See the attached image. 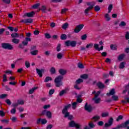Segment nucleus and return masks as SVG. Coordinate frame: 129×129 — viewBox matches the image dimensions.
Instances as JSON below:
<instances>
[{
    "label": "nucleus",
    "instance_id": "nucleus-24",
    "mask_svg": "<svg viewBox=\"0 0 129 129\" xmlns=\"http://www.w3.org/2000/svg\"><path fill=\"white\" fill-rule=\"evenodd\" d=\"M110 48L111 50H113V51H115L116 50H117V46H116V45H113V44H111L110 46Z\"/></svg>",
    "mask_w": 129,
    "mask_h": 129
},
{
    "label": "nucleus",
    "instance_id": "nucleus-2",
    "mask_svg": "<svg viewBox=\"0 0 129 129\" xmlns=\"http://www.w3.org/2000/svg\"><path fill=\"white\" fill-rule=\"evenodd\" d=\"M71 107V104H69L64 106L63 109L62 110V114H64V117H68L70 115V113L68 112V109Z\"/></svg>",
    "mask_w": 129,
    "mask_h": 129
},
{
    "label": "nucleus",
    "instance_id": "nucleus-59",
    "mask_svg": "<svg viewBox=\"0 0 129 129\" xmlns=\"http://www.w3.org/2000/svg\"><path fill=\"white\" fill-rule=\"evenodd\" d=\"M92 47H93V43H90L86 45V48H87V49H88V48H92Z\"/></svg>",
    "mask_w": 129,
    "mask_h": 129
},
{
    "label": "nucleus",
    "instance_id": "nucleus-11",
    "mask_svg": "<svg viewBox=\"0 0 129 129\" xmlns=\"http://www.w3.org/2000/svg\"><path fill=\"white\" fill-rule=\"evenodd\" d=\"M33 19L29 18L25 20H22L21 23H24V24H32L33 23Z\"/></svg>",
    "mask_w": 129,
    "mask_h": 129
},
{
    "label": "nucleus",
    "instance_id": "nucleus-17",
    "mask_svg": "<svg viewBox=\"0 0 129 129\" xmlns=\"http://www.w3.org/2000/svg\"><path fill=\"white\" fill-rule=\"evenodd\" d=\"M38 88H39V87H35L32 88L31 89L29 90V94H33V93H34V92H35V90H37V89H38Z\"/></svg>",
    "mask_w": 129,
    "mask_h": 129
},
{
    "label": "nucleus",
    "instance_id": "nucleus-27",
    "mask_svg": "<svg viewBox=\"0 0 129 129\" xmlns=\"http://www.w3.org/2000/svg\"><path fill=\"white\" fill-rule=\"evenodd\" d=\"M109 115L108 112H102L101 114L102 117H107Z\"/></svg>",
    "mask_w": 129,
    "mask_h": 129
},
{
    "label": "nucleus",
    "instance_id": "nucleus-25",
    "mask_svg": "<svg viewBox=\"0 0 129 129\" xmlns=\"http://www.w3.org/2000/svg\"><path fill=\"white\" fill-rule=\"evenodd\" d=\"M67 39V35L66 34H62L60 35V39L62 40L63 41L66 40Z\"/></svg>",
    "mask_w": 129,
    "mask_h": 129
},
{
    "label": "nucleus",
    "instance_id": "nucleus-57",
    "mask_svg": "<svg viewBox=\"0 0 129 129\" xmlns=\"http://www.w3.org/2000/svg\"><path fill=\"white\" fill-rule=\"evenodd\" d=\"M45 36L46 39H51V35L48 33H45Z\"/></svg>",
    "mask_w": 129,
    "mask_h": 129
},
{
    "label": "nucleus",
    "instance_id": "nucleus-19",
    "mask_svg": "<svg viewBox=\"0 0 129 129\" xmlns=\"http://www.w3.org/2000/svg\"><path fill=\"white\" fill-rule=\"evenodd\" d=\"M80 78L86 80V79H88V75L86 74L81 75L80 76Z\"/></svg>",
    "mask_w": 129,
    "mask_h": 129
},
{
    "label": "nucleus",
    "instance_id": "nucleus-31",
    "mask_svg": "<svg viewBox=\"0 0 129 129\" xmlns=\"http://www.w3.org/2000/svg\"><path fill=\"white\" fill-rule=\"evenodd\" d=\"M88 126L90 128H94L95 127V125L92 122H89Z\"/></svg>",
    "mask_w": 129,
    "mask_h": 129
},
{
    "label": "nucleus",
    "instance_id": "nucleus-37",
    "mask_svg": "<svg viewBox=\"0 0 129 129\" xmlns=\"http://www.w3.org/2000/svg\"><path fill=\"white\" fill-rule=\"evenodd\" d=\"M68 23H66L62 25V28L64 30H66L68 28Z\"/></svg>",
    "mask_w": 129,
    "mask_h": 129
},
{
    "label": "nucleus",
    "instance_id": "nucleus-10",
    "mask_svg": "<svg viewBox=\"0 0 129 129\" xmlns=\"http://www.w3.org/2000/svg\"><path fill=\"white\" fill-rule=\"evenodd\" d=\"M95 5L94 4H92L89 7L85 10L84 13L85 15H88V12L90 11V10H92L93 9V7H94Z\"/></svg>",
    "mask_w": 129,
    "mask_h": 129
},
{
    "label": "nucleus",
    "instance_id": "nucleus-35",
    "mask_svg": "<svg viewBox=\"0 0 129 129\" xmlns=\"http://www.w3.org/2000/svg\"><path fill=\"white\" fill-rule=\"evenodd\" d=\"M81 39V40H82V41H85V40H86V39H87V35L84 34L83 35H82Z\"/></svg>",
    "mask_w": 129,
    "mask_h": 129
},
{
    "label": "nucleus",
    "instance_id": "nucleus-40",
    "mask_svg": "<svg viewBox=\"0 0 129 129\" xmlns=\"http://www.w3.org/2000/svg\"><path fill=\"white\" fill-rule=\"evenodd\" d=\"M78 68H79L80 69H83V68H84V66H83V64L79 62L78 63Z\"/></svg>",
    "mask_w": 129,
    "mask_h": 129
},
{
    "label": "nucleus",
    "instance_id": "nucleus-60",
    "mask_svg": "<svg viewBox=\"0 0 129 129\" xmlns=\"http://www.w3.org/2000/svg\"><path fill=\"white\" fill-rule=\"evenodd\" d=\"M8 81V79H7V75L4 74L3 75V82H7Z\"/></svg>",
    "mask_w": 129,
    "mask_h": 129
},
{
    "label": "nucleus",
    "instance_id": "nucleus-29",
    "mask_svg": "<svg viewBox=\"0 0 129 129\" xmlns=\"http://www.w3.org/2000/svg\"><path fill=\"white\" fill-rule=\"evenodd\" d=\"M78 103H77V102H74L73 103H72V106L73 109H76Z\"/></svg>",
    "mask_w": 129,
    "mask_h": 129
},
{
    "label": "nucleus",
    "instance_id": "nucleus-53",
    "mask_svg": "<svg viewBox=\"0 0 129 129\" xmlns=\"http://www.w3.org/2000/svg\"><path fill=\"white\" fill-rule=\"evenodd\" d=\"M67 11H68V9H67V8L62 9H61L60 14H61V15L63 14H64V13L67 12Z\"/></svg>",
    "mask_w": 129,
    "mask_h": 129
},
{
    "label": "nucleus",
    "instance_id": "nucleus-1",
    "mask_svg": "<svg viewBox=\"0 0 129 129\" xmlns=\"http://www.w3.org/2000/svg\"><path fill=\"white\" fill-rule=\"evenodd\" d=\"M58 73L60 75L58 76L54 79V83H55L56 87H60V86H62V85H63V82H62V81L64 78L63 76L67 73V72L64 70L60 69L58 71Z\"/></svg>",
    "mask_w": 129,
    "mask_h": 129
},
{
    "label": "nucleus",
    "instance_id": "nucleus-14",
    "mask_svg": "<svg viewBox=\"0 0 129 129\" xmlns=\"http://www.w3.org/2000/svg\"><path fill=\"white\" fill-rule=\"evenodd\" d=\"M97 86L99 88V89H103L105 86L102 83L99 82L96 84Z\"/></svg>",
    "mask_w": 129,
    "mask_h": 129
},
{
    "label": "nucleus",
    "instance_id": "nucleus-61",
    "mask_svg": "<svg viewBox=\"0 0 129 129\" xmlns=\"http://www.w3.org/2000/svg\"><path fill=\"white\" fill-rule=\"evenodd\" d=\"M125 40H129V32H126V34H125Z\"/></svg>",
    "mask_w": 129,
    "mask_h": 129
},
{
    "label": "nucleus",
    "instance_id": "nucleus-18",
    "mask_svg": "<svg viewBox=\"0 0 129 129\" xmlns=\"http://www.w3.org/2000/svg\"><path fill=\"white\" fill-rule=\"evenodd\" d=\"M67 93V89L62 90L60 91L59 92V96H63L64 94H66Z\"/></svg>",
    "mask_w": 129,
    "mask_h": 129
},
{
    "label": "nucleus",
    "instance_id": "nucleus-50",
    "mask_svg": "<svg viewBox=\"0 0 129 129\" xmlns=\"http://www.w3.org/2000/svg\"><path fill=\"white\" fill-rule=\"evenodd\" d=\"M56 51L57 52H60L61 51V44H58L56 47Z\"/></svg>",
    "mask_w": 129,
    "mask_h": 129
},
{
    "label": "nucleus",
    "instance_id": "nucleus-62",
    "mask_svg": "<svg viewBox=\"0 0 129 129\" xmlns=\"http://www.w3.org/2000/svg\"><path fill=\"white\" fill-rule=\"evenodd\" d=\"M97 124L99 126H102V125H103V124H104V122H103V121H100L98 122Z\"/></svg>",
    "mask_w": 129,
    "mask_h": 129
},
{
    "label": "nucleus",
    "instance_id": "nucleus-15",
    "mask_svg": "<svg viewBox=\"0 0 129 129\" xmlns=\"http://www.w3.org/2000/svg\"><path fill=\"white\" fill-rule=\"evenodd\" d=\"M82 96V95H79L77 96L76 102H77V103H81V102H82V101H83V100H82V99L80 98V97H81Z\"/></svg>",
    "mask_w": 129,
    "mask_h": 129
},
{
    "label": "nucleus",
    "instance_id": "nucleus-7",
    "mask_svg": "<svg viewBox=\"0 0 129 129\" xmlns=\"http://www.w3.org/2000/svg\"><path fill=\"white\" fill-rule=\"evenodd\" d=\"M84 27V24H80L77 25L74 29V32L76 33V34L79 33V32H80L81 30L83 29Z\"/></svg>",
    "mask_w": 129,
    "mask_h": 129
},
{
    "label": "nucleus",
    "instance_id": "nucleus-8",
    "mask_svg": "<svg viewBox=\"0 0 129 129\" xmlns=\"http://www.w3.org/2000/svg\"><path fill=\"white\" fill-rule=\"evenodd\" d=\"M85 110L88 112H91L92 111V106L91 105H88V103L86 102L84 106Z\"/></svg>",
    "mask_w": 129,
    "mask_h": 129
},
{
    "label": "nucleus",
    "instance_id": "nucleus-3",
    "mask_svg": "<svg viewBox=\"0 0 129 129\" xmlns=\"http://www.w3.org/2000/svg\"><path fill=\"white\" fill-rule=\"evenodd\" d=\"M77 44V42L76 41H71V40H67L65 42V45L67 47H72L74 48L76 47V45Z\"/></svg>",
    "mask_w": 129,
    "mask_h": 129
},
{
    "label": "nucleus",
    "instance_id": "nucleus-21",
    "mask_svg": "<svg viewBox=\"0 0 129 129\" xmlns=\"http://www.w3.org/2000/svg\"><path fill=\"white\" fill-rule=\"evenodd\" d=\"M50 73L51 75L56 74V69L54 67H51L49 70Z\"/></svg>",
    "mask_w": 129,
    "mask_h": 129
},
{
    "label": "nucleus",
    "instance_id": "nucleus-42",
    "mask_svg": "<svg viewBox=\"0 0 129 129\" xmlns=\"http://www.w3.org/2000/svg\"><path fill=\"white\" fill-rule=\"evenodd\" d=\"M95 12H99L100 11V7L99 6H96L94 7Z\"/></svg>",
    "mask_w": 129,
    "mask_h": 129
},
{
    "label": "nucleus",
    "instance_id": "nucleus-49",
    "mask_svg": "<svg viewBox=\"0 0 129 129\" xmlns=\"http://www.w3.org/2000/svg\"><path fill=\"white\" fill-rule=\"evenodd\" d=\"M40 7V3H37L32 6L33 9H38Z\"/></svg>",
    "mask_w": 129,
    "mask_h": 129
},
{
    "label": "nucleus",
    "instance_id": "nucleus-26",
    "mask_svg": "<svg viewBox=\"0 0 129 129\" xmlns=\"http://www.w3.org/2000/svg\"><path fill=\"white\" fill-rule=\"evenodd\" d=\"M46 116L47 117H48V118H52V112H51L50 111H47Z\"/></svg>",
    "mask_w": 129,
    "mask_h": 129
},
{
    "label": "nucleus",
    "instance_id": "nucleus-55",
    "mask_svg": "<svg viewBox=\"0 0 129 129\" xmlns=\"http://www.w3.org/2000/svg\"><path fill=\"white\" fill-rule=\"evenodd\" d=\"M119 27H124L126 26V23L124 21L121 22L120 24L119 25Z\"/></svg>",
    "mask_w": 129,
    "mask_h": 129
},
{
    "label": "nucleus",
    "instance_id": "nucleus-6",
    "mask_svg": "<svg viewBox=\"0 0 129 129\" xmlns=\"http://www.w3.org/2000/svg\"><path fill=\"white\" fill-rule=\"evenodd\" d=\"M113 123V118L112 117H110L108 121V123H105L104 129H106V127H108L112 125Z\"/></svg>",
    "mask_w": 129,
    "mask_h": 129
},
{
    "label": "nucleus",
    "instance_id": "nucleus-12",
    "mask_svg": "<svg viewBox=\"0 0 129 129\" xmlns=\"http://www.w3.org/2000/svg\"><path fill=\"white\" fill-rule=\"evenodd\" d=\"M115 94V90L114 88L110 90V92L109 93H106V95L107 96H110V95H114Z\"/></svg>",
    "mask_w": 129,
    "mask_h": 129
},
{
    "label": "nucleus",
    "instance_id": "nucleus-23",
    "mask_svg": "<svg viewBox=\"0 0 129 129\" xmlns=\"http://www.w3.org/2000/svg\"><path fill=\"white\" fill-rule=\"evenodd\" d=\"M124 54H121L118 56V61H122L123 58H124Z\"/></svg>",
    "mask_w": 129,
    "mask_h": 129
},
{
    "label": "nucleus",
    "instance_id": "nucleus-47",
    "mask_svg": "<svg viewBox=\"0 0 129 129\" xmlns=\"http://www.w3.org/2000/svg\"><path fill=\"white\" fill-rule=\"evenodd\" d=\"M93 100L95 101V103H96V104H98V103H99V102H100V98H98L97 99L95 98V99H93Z\"/></svg>",
    "mask_w": 129,
    "mask_h": 129
},
{
    "label": "nucleus",
    "instance_id": "nucleus-44",
    "mask_svg": "<svg viewBox=\"0 0 129 129\" xmlns=\"http://www.w3.org/2000/svg\"><path fill=\"white\" fill-rule=\"evenodd\" d=\"M17 102H18V105L19 104L21 105H23V104H25V101H24V100H18Z\"/></svg>",
    "mask_w": 129,
    "mask_h": 129
},
{
    "label": "nucleus",
    "instance_id": "nucleus-9",
    "mask_svg": "<svg viewBox=\"0 0 129 129\" xmlns=\"http://www.w3.org/2000/svg\"><path fill=\"white\" fill-rule=\"evenodd\" d=\"M35 12L32 11L31 12L26 13L24 16L27 18H34V16H35Z\"/></svg>",
    "mask_w": 129,
    "mask_h": 129
},
{
    "label": "nucleus",
    "instance_id": "nucleus-28",
    "mask_svg": "<svg viewBox=\"0 0 129 129\" xmlns=\"http://www.w3.org/2000/svg\"><path fill=\"white\" fill-rule=\"evenodd\" d=\"M52 79L51 77L47 76L44 79V82H49V81H52Z\"/></svg>",
    "mask_w": 129,
    "mask_h": 129
},
{
    "label": "nucleus",
    "instance_id": "nucleus-56",
    "mask_svg": "<svg viewBox=\"0 0 129 129\" xmlns=\"http://www.w3.org/2000/svg\"><path fill=\"white\" fill-rule=\"evenodd\" d=\"M5 102L7 103L8 105H11L12 104V102L11 101V100L7 99L5 100Z\"/></svg>",
    "mask_w": 129,
    "mask_h": 129
},
{
    "label": "nucleus",
    "instance_id": "nucleus-41",
    "mask_svg": "<svg viewBox=\"0 0 129 129\" xmlns=\"http://www.w3.org/2000/svg\"><path fill=\"white\" fill-rule=\"evenodd\" d=\"M1 122H3V123H7L8 124V123L10 122V120L4 119L1 120Z\"/></svg>",
    "mask_w": 129,
    "mask_h": 129
},
{
    "label": "nucleus",
    "instance_id": "nucleus-13",
    "mask_svg": "<svg viewBox=\"0 0 129 129\" xmlns=\"http://www.w3.org/2000/svg\"><path fill=\"white\" fill-rule=\"evenodd\" d=\"M44 71L43 69L39 70L38 69H36V72L37 74L39 75V77H43V72Z\"/></svg>",
    "mask_w": 129,
    "mask_h": 129
},
{
    "label": "nucleus",
    "instance_id": "nucleus-22",
    "mask_svg": "<svg viewBox=\"0 0 129 129\" xmlns=\"http://www.w3.org/2000/svg\"><path fill=\"white\" fill-rule=\"evenodd\" d=\"M12 43L14 44H18L20 43V39L17 38H13L12 40Z\"/></svg>",
    "mask_w": 129,
    "mask_h": 129
},
{
    "label": "nucleus",
    "instance_id": "nucleus-64",
    "mask_svg": "<svg viewBox=\"0 0 129 129\" xmlns=\"http://www.w3.org/2000/svg\"><path fill=\"white\" fill-rule=\"evenodd\" d=\"M122 127L121 124L117 125L116 127H113L111 129H119Z\"/></svg>",
    "mask_w": 129,
    "mask_h": 129
},
{
    "label": "nucleus",
    "instance_id": "nucleus-36",
    "mask_svg": "<svg viewBox=\"0 0 129 129\" xmlns=\"http://www.w3.org/2000/svg\"><path fill=\"white\" fill-rule=\"evenodd\" d=\"M54 93H55V89H52L49 90L48 92V94L49 95H53V94H54Z\"/></svg>",
    "mask_w": 129,
    "mask_h": 129
},
{
    "label": "nucleus",
    "instance_id": "nucleus-46",
    "mask_svg": "<svg viewBox=\"0 0 129 129\" xmlns=\"http://www.w3.org/2000/svg\"><path fill=\"white\" fill-rule=\"evenodd\" d=\"M10 119H11L13 122H16V121L18 120V118L15 116H13L11 118H10Z\"/></svg>",
    "mask_w": 129,
    "mask_h": 129
},
{
    "label": "nucleus",
    "instance_id": "nucleus-45",
    "mask_svg": "<svg viewBox=\"0 0 129 129\" xmlns=\"http://www.w3.org/2000/svg\"><path fill=\"white\" fill-rule=\"evenodd\" d=\"M48 122V120L45 118H42L41 124H46Z\"/></svg>",
    "mask_w": 129,
    "mask_h": 129
},
{
    "label": "nucleus",
    "instance_id": "nucleus-33",
    "mask_svg": "<svg viewBox=\"0 0 129 129\" xmlns=\"http://www.w3.org/2000/svg\"><path fill=\"white\" fill-rule=\"evenodd\" d=\"M124 65H125V62H121L119 66V69H123L124 68Z\"/></svg>",
    "mask_w": 129,
    "mask_h": 129
},
{
    "label": "nucleus",
    "instance_id": "nucleus-43",
    "mask_svg": "<svg viewBox=\"0 0 129 129\" xmlns=\"http://www.w3.org/2000/svg\"><path fill=\"white\" fill-rule=\"evenodd\" d=\"M100 94V91H98L95 94V97L93 98V99H95V98H97L99 95Z\"/></svg>",
    "mask_w": 129,
    "mask_h": 129
},
{
    "label": "nucleus",
    "instance_id": "nucleus-5",
    "mask_svg": "<svg viewBox=\"0 0 129 129\" xmlns=\"http://www.w3.org/2000/svg\"><path fill=\"white\" fill-rule=\"evenodd\" d=\"M69 126L70 127H76L77 129L80 128V124L75 122L74 120H71L69 123Z\"/></svg>",
    "mask_w": 129,
    "mask_h": 129
},
{
    "label": "nucleus",
    "instance_id": "nucleus-38",
    "mask_svg": "<svg viewBox=\"0 0 129 129\" xmlns=\"http://www.w3.org/2000/svg\"><path fill=\"white\" fill-rule=\"evenodd\" d=\"M121 119H123V116L120 115L116 118V121H119V120H121Z\"/></svg>",
    "mask_w": 129,
    "mask_h": 129
},
{
    "label": "nucleus",
    "instance_id": "nucleus-16",
    "mask_svg": "<svg viewBox=\"0 0 129 129\" xmlns=\"http://www.w3.org/2000/svg\"><path fill=\"white\" fill-rule=\"evenodd\" d=\"M11 37L13 39H17V38L20 37V34L18 33H14L11 34Z\"/></svg>",
    "mask_w": 129,
    "mask_h": 129
},
{
    "label": "nucleus",
    "instance_id": "nucleus-20",
    "mask_svg": "<svg viewBox=\"0 0 129 129\" xmlns=\"http://www.w3.org/2000/svg\"><path fill=\"white\" fill-rule=\"evenodd\" d=\"M38 53H39L38 50H34L30 52V54H31L32 56H36L38 55Z\"/></svg>",
    "mask_w": 129,
    "mask_h": 129
},
{
    "label": "nucleus",
    "instance_id": "nucleus-34",
    "mask_svg": "<svg viewBox=\"0 0 129 129\" xmlns=\"http://www.w3.org/2000/svg\"><path fill=\"white\" fill-rule=\"evenodd\" d=\"M112 100L114 101H117V100H118V96H115L114 95H113L111 97Z\"/></svg>",
    "mask_w": 129,
    "mask_h": 129
},
{
    "label": "nucleus",
    "instance_id": "nucleus-51",
    "mask_svg": "<svg viewBox=\"0 0 129 129\" xmlns=\"http://www.w3.org/2000/svg\"><path fill=\"white\" fill-rule=\"evenodd\" d=\"M63 0H51V3H54L57 4L58 3H61Z\"/></svg>",
    "mask_w": 129,
    "mask_h": 129
},
{
    "label": "nucleus",
    "instance_id": "nucleus-52",
    "mask_svg": "<svg viewBox=\"0 0 129 129\" xmlns=\"http://www.w3.org/2000/svg\"><path fill=\"white\" fill-rule=\"evenodd\" d=\"M7 96H8V94H2L1 95H0V98L1 99H4V98H6V97H7Z\"/></svg>",
    "mask_w": 129,
    "mask_h": 129
},
{
    "label": "nucleus",
    "instance_id": "nucleus-39",
    "mask_svg": "<svg viewBox=\"0 0 129 129\" xmlns=\"http://www.w3.org/2000/svg\"><path fill=\"white\" fill-rule=\"evenodd\" d=\"M83 82V80L82 79H78L76 81V84H80V83H82Z\"/></svg>",
    "mask_w": 129,
    "mask_h": 129
},
{
    "label": "nucleus",
    "instance_id": "nucleus-32",
    "mask_svg": "<svg viewBox=\"0 0 129 129\" xmlns=\"http://www.w3.org/2000/svg\"><path fill=\"white\" fill-rule=\"evenodd\" d=\"M57 58L59 60L62 59V58H63V54H62V53L61 52H59L58 53H57Z\"/></svg>",
    "mask_w": 129,
    "mask_h": 129
},
{
    "label": "nucleus",
    "instance_id": "nucleus-48",
    "mask_svg": "<svg viewBox=\"0 0 129 129\" xmlns=\"http://www.w3.org/2000/svg\"><path fill=\"white\" fill-rule=\"evenodd\" d=\"M25 66L26 68H30L31 66V64L30 63V62H29L28 61H25Z\"/></svg>",
    "mask_w": 129,
    "mask_h": 129
},
{
    "label": "nucleus",
    "instance_id": "nucleus-4",
    "mask_svg": "<svg viewBox=\"0 0 129 129\" xmlns=\"http://www.w3.org/2000/svg\"><path fill=\"white\" fill-rule=\"evenodd\" d=\"M2 47L5 50H13L14 49L13 45L9 43H2Z\"/></svg>",
    "mask_w": 129,
    "mask_h": 129
},
{
    "label": "nucleus",
    "instance_id": "nucleus-63",
    "mask_svg": "<svg viewBox=\"0 0 129 129\" xmlns=\"http://www.w3.org/2000/svg\"><path fill=\"white\" fill-rule=\"evenodd\" d=\"M37 124H40V123H42V118H39L36 121Z\"/></svg>",
    "mask_w": 129,
    "mask_h": 129
},
{
    "label": "nucleus",
    "instance_id": "nucleus-30",
    "mask_svg": "<svg viewBox=\"0 0 129 129\" xmlns=\"http://www.w3.org/2000/svg\"><path fill=\"white\" fill-rule=\"evenodd\" d=\"M41 10L42 11L43 13H47V7H46V6H42L41 7Z\"/></svg>",
    "mask_w": 129,
    "mask_h": 129
},
{
    "label": "nucleus",
    "instance_id": "nucleus-58",
    "mask_svg": "<svg viewBox=\"0 0 129 129\" xmlns=\"http://www.w3.org/2000/svg\"><path fill=\"white\" fill-rule=\"evenodd\" d=\"M105 18L106 19V21H110V17H109V15H108V14H105Z\"/></svg>",
    "mask_w": 129,
    "mask_h": 129
},
{
    "label": "nucleus",
    "instance_id": "nucleus-54",
    "mask_svg": "<svg viewBox=\"0 0 129 129\" xmlns=\"http://www.w3.org/2000/svg\"><path fill=\"white\" fill-rule=\"evenodd\" d=\"M94 48L95 50H97L98 51V49H99V45L97 43H95L94 44Z\"/></svg>",
    "mask_w": 129,
    "mask_h": 129
}]
</instances>
